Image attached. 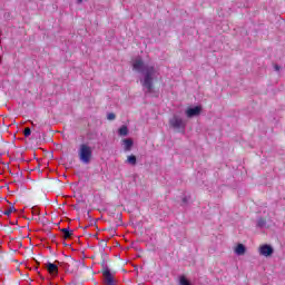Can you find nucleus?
Returning <instances> with one entry per match:
<instances>
[{
	"instance_id": "14",
	"label": "nucleus",
	"mask_w": 285,
	"mask_h": 285,
	"mask_svg": "<svg viewBox=\"0 0 285 285\" xmlns=\"http://www.w3.org/2000/svg\"><path fill=\"white\" fill-rule=\"evenodd\" d=\"M178 285H191V284H190V281H188V278H186V276L181 275V276H179Z\"/></svg>"
},
{
	"instance_id": "4",
	"label": "nucleus",
	"mask_w": 285,
	"mask_h": 285,
	"mask_svg": "<svg viewBox=\"0 0 285 285\" xmlns=\"http://www.w3.org/2000/svg\"><path fill=\"white\" fill-rule=\"evenodd\" d=\"M102 277L105 285H115V275L110 273V269L108 267L102 268Z\"/></svg>"
},
{
	"instance_id": "9",
	"label": "nucleus",
	"mask_w": 285,
	"mask_h": 285,
	"mask_svg": "<svg viewBox=\"0 0 285 285\" xmlns=\"http://www.w3.org/2000/svg\"><path fill=\"white\" fill-rule=\"evenodd\" d=\"M60 233H63V239H70V237H72V235H75L73 230H70V227L67 228H61Z\"/></svg>"
},
{
	"instance_id": "6",
	"label": "nucleus",
	"mask_w": 285,
	"mask_h": 285,
	"mask_svg": "<svg viewBox=\"0 0 285 285\" xmlns=\"http://www.w3.org/2000/svg\"><path fill=\"white\" fill-rule=\"evenodd\" d=\"M259 253L263 255V257H271V255H273V247L269 245H263L259 248Z\"/></svg>"
},
{
	"instance_id": "11",
	"label": "nucleus",
	"mask_w": 285,
	"mask_h": 285,
	"mask_svg": "<svg viewBox=\"0 0 285 285\" xmlns=\"http://www.w3.org/2000/svg\"><path fill=\"white\" fill-rule=\"evenodd\" d=\"M118 135L120 137H128V127L126 125L121 126L119 129H118Z\"/></svg>"
},
{
	"instance_id": "20",
	"label": "nucleus",
	"mask_w": 285,
	"mask_h": 285,
	"mask_svg": "<svg viewBox=\"0 0 285 285\" xmlns=\"http://www.w3.org/2000/svg\"><path fill=\"white\" fill-rule=\"evenodd\" d=\"M101 246H106V240H101Z\"/></svg>"
},
{
	"instance_id": "16",
	"label": "nucleus",
	"mask_w": 285,
	"mask_h": 285,
	"mask_svg": "<svg viewBox=\"0 0 285 285\" xmlns=\"http://www.w3.org/2000/svg\"><path fill=\"white\" fill-rule=\"evenodd\" d=\"M23 135L24 137H30V135H32V130L30 129V127L24 128Z\"/></svg>"
},
{
	"instance_id": "2",
	"label": "nucleus",
	"mask_w": 285,
	"mask_h": 285,
	"mask_svg": "<svg viewBox=\"0 0 285 285\" xmlns=\"http://www.w3.org/2000/svg\"><path fill=\"white\" fill-rule=\"evenodd\" d=\"M78 157L82 164H90L92 160V147L81 144L78 150Z\"/></svg>"
},
{
	"instance_id": "5",
	"label": "nucleus",
	"mask_w": 285,
	"mask_h": 285,
	"mask_svg": "<svg viewBox=\"0 0 285 285\" xmlns=\"http://www.w3.org/2000/svg\"><path fill=\"white\" fill-rule=\"evenodd\" d=\"M202 115V108L199 106H196L194 108H188L186 110V116L190 119L193 117H197Z\"/></svg>"
},
{
	"instance_id": "17",
	"label": "nucleus",
	"mask_w": 285,
	"mask_h": 285,
	"mask_svg": "<svg viewBox=\"0 0 285 285\" xmlns=\"http://www.w3.org/2000/svg\"><path fill=\"white\" fill-rule=\"evenodd\" d=\"M107 119H108L109 121H115V119H117V116H116L115 114H112V112H109V114L107 115Z\"/></svg>"
},
{
	"instance_id": "18",
	"label": "nucleus",
	"mask_w": 285,
	"mask_h": 285,
	"mask_svg": "<svg viewBox=\"0 0 285 285\" xmlns=\"http://www.w3.org/2000/svg\"><path fill=\"white\" fill-rule=\"evenodd\" d=\"M266 224V219L261 218L258 219L257 226H259V228H263V226Z\"/></svg>"
},
{
	"instance_id": "12",
	"label": "nucleus",
	"mask_w": 285,
	"mask_h": 285,
	"mask_svg": "<svg viewBox=\"0 0 285 285\" xmlns=\"http://www.w3.org/2000/svg\"><path fill=\"white\" fill-rule=\"evenodd\" d=\"M127 164H130V166H137V156H135V155L128 156Z\"/></svg>"
},
{
	"instance_id": "22",
	"label": "nucleus",
	"mask_w": 285,
	"mask_h": 285,
	"mask_svg": "<svg viewBox=\"0 0 285 285\" xmlns=\"http://www.w3.org/2000/svg\"><path fill=\"white\" fill-rule=\"evenodd\" d=\"M83 0H78V3H81Z\"/></svg>"
},
{
	"instance_id": "7",
	"label": "nucleus",
	"mask_w": 285,
	"mask_h": 285,
	"mask_svg": "<svg viewBox=\"0 0 285 285\" xmlns=\"http://www.w3.org/2000/svg\"><path fill=\"white\" fill-rule=\"evenodd\" d=\"M47 271L50 275H59V267L55 263H48Z\"/></svg>"
},
{
	"instance_id": "19",
	"label": "nucleus",
	"mask_w": 285,
	"mask_h": 285,
	"mask_svg": "<svg viewBox=\"0 0 285 285\" xmlns=\"http://www.w3.org/2000/svg\"><path fill=\"white\" fill-rule=\"evenodd\" d=\"M101 258L104 259L101 262V265L104 266V264H106V259L108 258V255L107 254H101Z\"/></svg>"
},
{
	"instance_id": "15",
	"label": "nucleus",
	"mask_w": 285,
	"mask_h": 285,
	"mask_svg": "<svg viewBox=\"0 0 285 285\" xmlns=\"http://www.w3.org/2000/svg\"><path fill=\"white\" fill-rule=\"evenodd\" d=\"M16 212H17V208H14V206H11L3 212V215H7V217H10V215H12V213H16Z\"/></svg>"
},
{
	"instance_id": "21",
	"label": "nucleus",
	"mask_w": 285,
	"mask_h": 285,
	"mask_svg": "<svg viewBox=\"0 0 285 285\" xmlns=\"http://www.w3.org/2000/svg\"><path fill=\"white\" fill-rule=\"evenodd\" d=\"M275 70H279V66H275Z\"/></svg>"
},
{
	"instance_id": "3",
	"label": "nucleus",
	"mask_w": 285,
	"mask_h": 285,
	"mask_svg": "<svg viewBox=\"0 0 285 285\" xmlns=\"http://www.w3.org/2000/svg\"><path fill=\"white\" fill-rule=\"evenodd\" d=\"M169 126L174 128V130H177V132H186V121L179 116H174L169 119Z\"/></svg>"
},
{
	"instance_id": "10",
	"label": "nucleus",
	"mask_w": 285,
	"mask_h": 285,
	"mask_svg": "<svg viewBox=\"0 0 285 285\" xmlns=\"http://www.w3.org/2000/svg\"><path fill=\"white\" fill-rule=\"evenodd\" d=\"M236 255H246V246L244 244H238L235 248Z\"/></svg>"
},
{
	"instance_id": "13",
	"label": "nucleus",
	"mask_w": 285,
	"mask_h": 285,
	"mask_svg": "<svg viewBox=\"0 0 285 285\" xmlns=\"http://www.w3.org/2000/svg\"><path fill=\"white\" fill-rule=\"evenodd\" d=\"M68 262H69V264H71V266H76L77 268H79V266H81V261H76L72 257H68Z\"/></svg>"
},
{
	"instance_id": "8",
	"label": "nucleus",
	"mask_w": 285,
	"mask_h": 285,
	"mask_svg": "<svg viewBox=\"0 0 285 285\" xmlns=\"http://www.w3.org/2000/svg\"><path fill=\"white\" fill-rule=\"evenodd\" d=\"M134 144H135V142H134L132 139H130V138H125V139H122L124 150H125L126 153L132 150Z\"/></svg>"
},
{
	"instance_id": "1",
	"label": "nucleus",
	"mask_w": 285,
	"mask_h": 285,
	"mask_svg": "<svg viewBox=\"0 0 285 285\" xmlns=\"http://www.w3.org/2000/svg\"><path fill=\"white\" fill-rule=\"evenodd\" d=\"M132 68L136 72H142L144 79L141 80V86L147 89V92H153V79H155V75H157L155 66L145 65L144 60L136 59L132 63Z\"/></svg>"
}]
</instances>
